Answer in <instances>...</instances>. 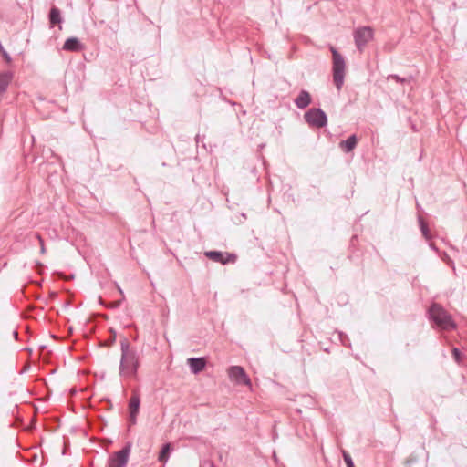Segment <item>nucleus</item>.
I'll return each instance as SVG.
<instances>
[{"label":"nucleus","instance_id":"nucleus-1","mask_svg":"<svg viewBox=\"0 0 467 467\" xmlns=\"http://www.w3.org/2000/svg\"><path fill=\"white\" fill-rule=\"evenodd\" d=\"M120 376L134 377L140 367V357L137 349L135 348H131L129 340L126 337H123L120 341Z\"/></svg>","mask_w":467,"mask_h":467},{"label":"nucleus","instance_id":"nucleus-2","mask_svg":"<svg viewBox=\"0 0 467 467\" xmlns=\"http://www.w3.org/2000/svg\"><path fill=\"white\" fill-rule=\"evenodd\" d=\"M429 317L435 326L441 330H451L457 327L452 317L442 306L438 303H432L429 308Z\"/></svg>","mask_w":467,"mask_h":467},{"label":"nucleus","instance_id":"nucleus-3","mask_svg":"<svg viewBox=\"0 0 467 467\" xmlns=\"http://www.w3.org/2000/svg\"><path fill=\"white\" fill-rule=\"evenodd\" d=\"M329 49L332 54L333 60V81L335 83L336 88L339 90L341 89L344 84L346 62L343 56L338 52V50L335 47L330 46Z\"/></svg>","mask_w":467,"mask_h":467},{"label":"nucleus","instance_id":"nucleus-4","mask_svg":"<svg viewBox=\"0 0 467 467\" xmlns=\"http://www.w3.org/2000/svg\"><path fill=\"white\" fill-rule=\"evenodd\" d=\"M304 119L309 126L315 128H323L327 123V114L319 108H312L306 111Z\"/></svg>","mask_w":467,"mask_h":467},{"label":"nucleus","instance_id":"nucleus-5","mask_svg":"<svg viewBox=\"0 0 467 467\" xmlns=\"http://www.w3.org/2000/svg\"><path fill=\"white\" fill-rule=\"evenodd\" d=\"M131 447L132 443L128 441L121 450L113 452L109 458L108 467H125L128 464Z\"/></svg>","mask_w":467,"mask_h":467},{"label":"nucleus","instance_id":"nucleus-6","mask_svg":"<svg viewBox=\"0 0 467 467\" xmlns=\"http://www.w3.org/2000/svg\"><path fill=\"white\" fill-rule=\"evenodd\" d=\"M355 45L359 52H362L367 44L372 40L374 32L370 26L358 27L354 31Z\"/></svg>","mask_w":467,"mask_h":467},{"label":"nucleus","instance_id":"nucleus-7","mask_svg":"<svg viewBox=\"0 0 467 467\" xmlns=\"http://www.w3.org/2000/svg\"><path fill=\"white\" fill-rule=\"evenodd\" d=\"M204 255L212 261L221 263L223 265H226L228 263H234L237 259L235 254L231 253H223L221 251H207L204 253Z\"/></svg>","mask_w":467,"mask_h":467},{"label":"nucleus","instance_id":"nucleus-8","mask_svg":"<svg viewBox=\"0 0 467 467\" xmlns=\"http://www.w3.org/2000/svg\"><path fill=\"white\" fill-rule=\"evenodd\" d=\"M229 377L238 385L250 386L251 380L241 366H232L229 370Z\"/></svg>","mask_w":467,"mask_h":467},{"label":"nucleus","instance_id":"nucleus-9","mask_svg":"<svg viewBox=\"0 0 467 467\" xmlns=\"http://www.w3.org/2000/svg\"><path fill=\"white\" fill-rule=\"evenodd\" d=\"M187 364L193 374H198L204 369L206 366V359L202 357L189 358L187 359Z\"/></svg>","mask_w":467,"mask_h":467},{"label":"nucleus","instance_id":"nucleus-10","mask_svg":"<svg viewBox=\"0 0 467 467\" xmlns=\"http://www.w3.org/2000/svg\"><path fill=\"white\" fill-rule=\"evenodd\" d=\"M312 99L310 93L305 89H302L294 100L296 106L300 109H304L308 107Z\"/></svg>","mask_w":467,"mask_h":467},{"label":"nucleus","instance_id":"nucleus-11","mask_svg":"<svg viewBox=\"0 0 467 467\" xmlns=\"http://www.w3.org/2000/svg\"><path fill=\"white\" fill-rule=\"evenodd\" d=\"M83 48V44L79 41L78 37L74 36L67 38L63 45V49L70 52H78L81 51Z\"/></svg>","mask_w":467,"mask_h":467},{"label":"nucleus","instance_id":"nucleus-12","mask_svg":"<svg viewBox=\"0 0 467 467\" xmlns=\"http://www.w3.org/2000/svg\"><path fill=\"white\" fill-rule=\"evenodd\" d=\"M14 78L12 71H4L0 73V97L6 91L9 84Z\"/></svg>","mask_w":467,"mask_h":467},{"label":"nucleus","instance_id":"nucleus-13","mask_svg":"<svg viewBox=\"0 0 467 467\" xmlns=\"http://www.w3.org/2000/svg\"><path fill=\"white\" fill-rule=\"evenodd\" d=\"M173 451V447L171 442L164 443L158 455V461L166 464L170 459L171 453Z\"/></svg>","mask_w":467,"mask_h":467},{"label":"nucleus","instance_id":"nucleus-14","mask_svg":"<svg viewBox=\"0 0 467 467\" xmlns=\"http://www.w3.org/2000/svg\"><path fill=\"white\" fill-rule=\"evenodd\" d=\"M358 143V137L355 134L350 135L347 140H341L340 148L347 153L352 151Z\"/></svg>","mask_w":467,"mask_h":467},{"label":"nucleus","instance_id":"nucleus-15","mask_svg":"<svg viewBox=\"0 0 467 467\" xmlns=\"http://www.w3.org/2000/svg\"><path fill=\"white\" fill-rule=\"evenodd\" d=\"M140 399L138 394H133L129 401V410L130 414H139Z\"/></svg>","mask_w":467,"mask_h":467},{"label":"nucleus","instance_id":"nucleus-16","mask_svg":"<svg viewBox=\"0 0 467 467\" xmlns=\"http://www.w3.org/2000/svg\"><path fill=\"white\" fill-rule=\"evenodd\" d=\"M62 20L60 10L57 7L53 6L49 12V22L51 26L62 23Z\"/></svg>","mask_w":467,"mask_h":467},{"label":"nucleus","instance_id":"nucleus-17","mask_svg":"<svg viewBox=\"0 0 467 467\" xmlns=\"http://www.w3.org/2000/svg\"><path fill=\"white\" fill-rule=\"evenodd\" d=\"M418 220H419V224H420V228L422 233V235L424 236V238L426 240H431V235L430 234L428 224L425 223V221L422 219L421 216H419Z\"/></svg>","mask_w":467,"mask_h":467},{"label":"nucleus","instance_id":"nucleus-18","mask_svg":"<svg viewBox=\"0 0 467 467\" xmlns=\"http://www.w3.org/2000/svg\"><path fill=\"white\" fill-rule=\"evenodd\" d=\"M110 337L106 340L105 346L109 347L112 346L117 338V333L113 328L109 329Z\"/></svg>","mask_w":467,"mask_h":467},{"label":"nucleus","instance_id":"nucleus-19","mask_svg":"<svg viewBox=\"0 0 467 467\" xmlns=\"http://www.w3.org/2000/svg\"><path fill=\"white\" fill-rule=\"evenodd\" d=\"M343 459L347 467H355L353 460L348 452L343 451Z\"/></svg>","mask_w":467,"mask_h":467},{"label":"nucleus","instance_id":"nucleus-20","mask_svg":"<svg viewBox=\"0 0 467 467\" xmlns=\"http://www.w3.org/2000/svg\"><path fill=\"white\" fill-rule=\"evenodd\" d=\"M451 354H452V357L454 358V360L457 362V363H460L462 361V352L460 351L459 348H452V351H451Z\"/></svg>","mask_w":467,"mask_h":467},{"label":"nucleus","instance_id":"nucleus-21","mask_svg":"<svg viewBox=\"0 0 467 467\" xmlns=\"http://www.w3.org/2000/svg\"><path fill=\"white\" fill-rule=\"evenodd\" d=\"M137 416H138V414H130V413L129 414V418H128L129 428H130L131 426L136 424Z\"/></svg>","mask_w":467,"mask_h":467},{"label":"nucleus","instance_id":"nucleus-22","mask_svg":"<svg viewBox=\"0 0 467 467\" xmlns=\"http://www.w3.org/2000/svg\"><path fill=\"white\" fill-rule=\"evenodd\" d=\"M389 78H392V79H395L397 82H400V83H406L408 82V79L407 78H400V76L398 75H389Z\"/></svg>","mask_w":467,"mask_h":467},{"label":"nucleus","instance_id":"nucleus-23","mask_svg":"<svg viewBox=\"0 0 467 467\" xmlns=\"http://www.w3.org/2000/svg\"><path fill=\"white\" fill-rule=\"evenodd\" d=\"M36 237L39 240V244H40V253L41 254H45L46 253V248H45V245H44V240L42 239V237L38 234H36Z\"/></svg>","mask_w":467,"mask_h":467},{"label":"nucleus","instance_id":"nucleus-24","mask_svg":"<svg viewBox=\"0 0 467 467\" xmlns=\"http://www.w3.org/2000/svg\"><path fill=\"white\" fill-rule=\"evenodd\" d=\"M13 336L16 339H17V337H18V332L16 330H14L13 331Z\"/></svg>","mask_w":467,"mask_h":467},{"label":"nucleus","instance_id":"nucleus-25","mask_svg":"<svg viewBox=\"0 0 467 467\" xmlns=\"http://www.w3.org/2000/svg\"><path fill=\"white\" fill-rule=\"evenodd\" d=\"M413 462H414V460H412V459H408L407 460V464H411Z\"/></svg>","mask_w":467,"mask_h":467},{"label":"nucleus","instance_id":"nucleus-26","mask_svg":"<svg viewBox=\"0 0 467 467\" xmlns=\"http://www.w3.org/2000/svg\"><path fill=\"white\" fill-rule=\"evenodd\" d=\"M430 246H431V249L436 250V247H435V245L433 244H431Z\"/></svg>","mask_w":467,"mask_h":467},{"label":"nucleus","instance_id":"nucleus-27","mask_svg":"<svg viewBox=\"0 0 467 467\" xmlns=\"http://www.w3.org/2000/svg\"><path fill=\"white\" fill-rule=\"evenodd\" d=\"M162 467H165V464H163Z\"/></svg>","mask_w":467,"mask_h":467}]
</instances>
